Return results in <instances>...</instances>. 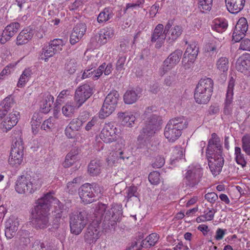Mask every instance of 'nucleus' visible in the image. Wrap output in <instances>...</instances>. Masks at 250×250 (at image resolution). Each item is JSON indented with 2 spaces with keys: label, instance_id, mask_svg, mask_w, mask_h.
Listing matches in <instances>:
<instances>
[{
  "label": "nucleus",
  "instance_id": "nucleus-1",
  "mask_svg": "<svg viewBox=\"0 0 250 250\" xmlns=\"http://www.w3.org/2000/svg\"><path fill=\"white\" fill-rule=\"evenodd\" d=\"M222 153L220 139L215 133H213L208 142L206 156L210 171L214 175H217L222 170L224 163Z\"/></svg>",
  "mask_w": 250,
  "mask_h": 250
},
{
  "label": "nucleus",
  "instance_id": "nucleus-2",
  "mask_svg": "<svg viewBox=\"0 0 250 250\" xmlns=\"http://www.w3.org/2000/svg\"><path fill=\"white\" fill-rule=\"evenodd\" d=\"M53 194L54 192H48L37 201L35 208L37 215L33 223L35 228L43 229L47 227L49 222L48 212L51 203L56 200L52 195Z\"/></svg>",
  "mask_w": 250,
  "mask_h": 250
},
{
  "label": "nucleus",
  "instance_id": "nucleus-3",
  "mask_svg": "<svg viewBox=\"0 0 250 250\" xmlns=\"http://www.w3.org/2000/svg\"><path fill=\"white\" fill-rule=\"evenodd\" d=\"M153 108L152 106L148 107L145 111L143 116L144 119H146V120L144 127L141 131L140 134L138 136V140H144L145 141L152 137L162 124L161 118L159 116L152 113Z\"/></svg>",
  "mask_w": 250,
  "mask_h": 250
},
{
  "label": "nucleus",
  "instance_id": "nucleus-4",
  "mask_svg": "<svg viewBox=\"0 0 250 250\" xmlns=\"http://www.w3.org/2000/svg\"><path fill=\"white\" fill-rule=\"evenodd\" d=\"M105 205L98 203L94 212L92 222L88 226L84 235L85 242L89 244L95 243L101 236L99 224L102 222L103 212L105 211Z\"/></svg>",
  "mask_w": 250,
  "mask_h": 250
},
{
  "label": "nucleus",
  "instance_id": "nucleus-5",
  "mask_svg": "<svg viewBox=\"0 0 250 250\" xmlns=\"http://www.w3.org/2000/svg\"><path fill=\"white\" fill-rule=\"evenodd\" d=\"M188 125L187 120L184 116L171 119L165 127V137L169 142H175L181 135L182 130L187 127Z\"/></svg>",
  "mask_w": 250,
  "mask_h": 250
},
{
  "label": "nucleus",
  "instance_id": "nucleus-6",
  "mask_svg": "<svg viewBox=\"0 0 250 250\" xmlns=\"http://www.w3.org/2000/svg\"><path fill=\"white\" fill-rule=\"evenodd\" d=\"M213 81L211 78L201 79L195 90L194 99L199 104H206L210 99L213 91Z\"/></svg>",
  "mask_w": 250,
  "mask_h": 250
},
{
  "label": "nucleus",
  "instance_id": "nucleus-7",
  "mask_svg": "<svg viewBox=\"0 0 250 250\" xmlns=\"http://www.w3.org/2000/svg\"><path fill=\"white\" fill-rule=\"evenodd\" d=\"M106 205L105 204H104ZM106 206H105V208ZM102 217L103 220L102 227L104 229H110L115 228L117 222L119 221L123 214L122 205L118 204H113L111 208L103 213Z\"/></svg>",
  "mask_w": 250,
  "mask_h": 250
},
{
  "label": "nucleus",
  "instance_id": "nucleus-8",
  "mask_svg": "<svg viewBox=\"0 0 250 250\" xmlns=\"http://www.w3.org/2000/svg\"><path fill=\"white\" fill-rule=\"evenodd\" d=\"M88 213L84 209L69 214V226L72 234L79 235L88 223Z\"/></svg>",
  "mask_w": 250,
  "mask_h": 250
},
{
  "label": "nucleus",
  "instance_id": "nucleus-9",
  "mask_svg": "<svg viewBox=\"0 0 250 250\" xmlns=\"http://www.w3.org/2000/svg\"><path fill=\"white\" fill-rule=\"evenodd\" d=\"M100 192V188L96 184L86 183L82 185L79 189V196L82 202L85 204L94 202L95 197Z\"/></svg>",
  "mask_w": 250,
  "mask_h": 250
},
{
  "label": "nucleus",
  "instance_id": "nucleus-10",
  "mask_svg": "<svg viewBox=\"0 0 250 250\" xmlns=\"http://www.w3.org/2000/svg\"><path fill=\"white\" fill-rule=\"evenodd\" d=\"M23 144L22 139L19 137L12 145L10 155L8 159L10 165L18 167L23 160Z\"/></svg>",
  "mask_w": 250,
  "mask_h": 250
},
{
  "label": "nucleus",
  "instance_id": "nucleus-11",
  "mask_svg": "<svg viewBox=\"0 0 250 250\" xmlns=\"http://www.w3.org/2000/svg\"><path fill=\"white\" fill-rule=\"evenodd\" d=\"M203 176V169L200 166L188 167L185 173L184 182L189 187H193L201 181Z\"/></svg>",
  "mask_w": 250,
  "mask_h": 250
},
{
  "label": "nucleus",
  "instance_id": "nucleus-12",
  "mask_svg": "<svg viewBox=\"0 0 250 250\" xmlns=\"http://www.w3.org/2000/svg\"><path fill=\"white\" fill-rule=\"evenodd\" d=\"M93 94V88L88 84H84L79 86L75 90L74 102L81 107Z\"/></svg>",
  "mask_w": 250,
  "mask_h": 250
},
{
  "label": "nucleus",
  "instance_id": "nucleus-13",
  "mask_svg": "<svg viewBox=\"0 0 250 250\" xmlns=\"http://www.w3.org/2000/svg\"><path fill=\"white\" fill-rule=\"evenodd\" d=\"M117 128L113 125H106L102 130L100 137L105 143H110L117 139Z\"/></svg>",
  "mask_w": 250,
  "mask_h": 250
},
{
  "label": "nucleus",
  "instance_id": "nucleus-14",
  "mask_svg": "<svg viewBox=\"0 0 250 250\" xmlns=\"http://www.w3.org/2000/svg\"><path fill=\"white\" fill-rule=\"evenodd\" d=\"M38 101L41 112L47 113L54 103V97L49 93L46 92L41 94L38 97Z\"/></svg>",
  "mask_w": 250,
  "mask_h": 250
},
{
  "label": "nucleus",
  "instance_id": "nucleus-15",
  "mask_svg": "<svg viewBox=\"0 0 250 250\" xmlns=\"http://www.w3.org/2000/svg\"><path fill=\"white\" fill-rule=\"evenodd\" d=\"M31 182L30 176L22 175L17 180L15 189L19 193H30L31 192Z\"/></svg>",
  "mask_w": 250,
  "mask_h": 250
},
{
  "label": "nucleus",
  "instance_id": "nucleus-16",
  "mask_svg": "<svg viewBox=\"0 0 250 250\" xmlns=\"http://www.w3.org/2000/svg\"><path fill=\"white\" fill-rule=\"evenodd\" d=\"M19 226V223L17 218L14 216L9 218L5 224V235L7 238L11 239L15 236Z\"/></svg>",
  "mask_w": 250,
  "mask_h": 250
},
{
  "label": "nucleus",
  "instance_id": "nucleus-17",
  "mask_svg": "<svg viewBox=\"0 0 250 250\" xmlns=\"http://www.w3.org/2000/svg\"><path fill=\"white\" fill-rule=\"evenodd\" d=\"M215 65L222 80L225 81L227 79V72L229 68V59L225 57H220L217 60Z\"/></svg>",
  "mask_w": 250,
  "mask_h": 250
},
{
  "label": "nucleus",
  "instance_id": "nucleus-18",
  "mask_svg": "<svg viewBox=\"0 0 250 250\" xmlns=\"http://www.w3.org/2000/svg\"><path fill=\"white\" fill-rule=\"evenodd\" d=\"M236 68L242 73L250 69V54L245 53L239 57L236 62Z\"/></svg>",
  "mask_w": 250,
  "mask_h": 250
},
{
  "label": "nucleus",
  "instance_id": "nucleus-19",
  "mask_svg": "<svg viewBox=\"0 0 250 250\" xmlns=\"http://www.w3.org/2000/svg\"><path fill=\"white\" fill-rule=\"evenodd\" d=\"M228 10L231 13L237 14L245 5V0H225Z\"/></svg>",
  "mask_w": 250,
  "mask_h": 250
},
{
  "label": "nucleus",
  "instance_id": "nucleus-20",
  "mask_svg": "<svg viewBox=\"0 0 250 250\" xmlns=\"http://www.w3.org/2000/svg\"><path fill=\"white\" fill-rule=\"evenodd\" d=\"M14 100L12 95L6 97L0 103V119H2L8 113L10 108L14 105Z\"/></svg>",
  "mask_w": 250,
  "mask_h": 250
},
{
  "label": "nucleus",
  "instance_id": "nucleus-21",
  "mask_svg": "<svg viewBox=\"0 0 250 250\" xmlns=\"http://www.w3.org/2000/svg\"><path fill=\"white\" fill-rule=\"evenodd\" d=\"M118 118L122 124L125 126L131 127L135 124L136 118L133 114L128 112H119Z\"/></svg>",
  "mask_w": 250,
  "mask_h": 250
},
{
  "label": "nucleus",
  "instance_id": "nucleus-22",
  "mask_svg": "<svg viewBox=\"0 0 250 250\" xmlns=\"http://www.w3.org/2000/svg\"><path fill=\"white\" fill-rule=\"evenodd\" d=\"M141 91L136 89L127 90L124 95V101L125 104H131L135 103L140 97Z\"/></svg>",
  "mask_w": 250,
  "mask_h": 250
},
{
  "label": "nucleus",
  "instance_id": "nucleus-23",
  "mask_svg": "<svg viewBox=\"0 0 250 250\" xmlns=\"http://www.w3.org/2000/svg\"><path fill=\"white\" fill-rule=\"evenodd\" d=\"M19 112H13L10 113L2 123V125L6 131L10 130L18 121Z\"/></svg>",
  "mask_w": 250,
  "mask_h": 250
},
{
  "label": "nucleus",
  "instance_id": "nucleus-24",
  "mask_svg": "<svg viewBox=\"0 0 250 250\" xmlns=\"http://www.w3.org/2000/svg\"><path fill=\"white\" fill-rule=\"evenodd\" d=\"M163 29L164 26L162 24H158L154 29L151 36V41L155 42L158 41V42H159L160 44L159 46H161L162 42H163L167 37L166 33L164 32L162 33Z\"/></svg>",
  "mask_w": 250,
  "mask_h": 250
},
{
  "label": "nucleus",
  "instance_id": "nucleus-25",
  "mask_svg": "<svg viewBox=\"0 0 250 250\" xmlns=\"http://www.w3.org/2000/svg\"><path fill=\"white\" fill-rule=\"evenodd\" d=\"M102 163L100 160H91L88 166V173L91 176H97L101 173Z\"/></svg>",
  "mask_w": 250,
  "mask_h": 250
},
{
  "label": "nucleus",
  "instance_id": "nucleus-26",
  "mask_svg": "<svg viewBox=\"0 0 250 250\" xmlns=\"http://www.w3.org/2000/svg\"><path fill=\"white\" fill-rule=\"evenodd\" d=\"M116 106L110 103H106L104 101L102 107L99 113V117L104 119L109 116L115 109Z\"/></svg>",
  "mask_w": 250,
  "mask_h": 250
},
{
  "label": "nucleus",
  "instance_id": "nucleus-27",
  "mask_svg": "<svg viewBox=\"0 0 250 250\" xmlns=\"http://www.w3.org/2000/svg\"><path fill=\"white\" fill-rule=\"evenodd\" d=\"M113 16V9L109 7H106L99 14L97 21L99 23H104L111 19Z\"/></svg>",
  "mask_w": 250,
  "mask_h": 250
},
{
  "label": "nucleus",
  "instance_id": "nucleus-28",
  "mask_svg": "<svg viewBox=\"0 0 250 250\" xmlns=\"http://www.w3.org/2000/svg\"><path fill=\"white\" fill-rule=\"evenodd\" d=\"M159 236L156 233H152L142 241L141 247L149 248L153 246L158 242Z\"/></svg>",
  "mask_w": 250,
  "mask_h": 250
},
{
  "label": "nucleus",
  "instance_id": "nucleus-29",
  "mask_svg": "<svg viewBox=\"0 0 250 250\" xmlns=\"http://www.w3.org/2000/svg\"><path fill=\"white\" fill-rule=\"evenodd\" d=\"M182 53L183 52L181 50H176L174 52L172 53L167 59L165 60L166 63L169 64L170 66H171L173 67L179 62Z\"/></svg>",
  "mask_w": 250,
  "mask_h": 250
},
{
  "label": "nucleus",
  "instance_id": "nucleus-30",
  "mask_svg": "<svg viewBox=\"0 0 250 250\" xmlns=\"http://www.w3.org/2000/svg\"><path fill=\"white\" fill-rule=\"evenodd\" d=\"M228 25L226 20L224 19H216L213 21L212 28L219 33H222L227 29Z\"/></svg>",
  "mask_w": 250,
  "mask_h": 250
},
{
  "label": "nucleus",
  "instance_id": "nucleus-31",
  "mask_svg": "<svg viewBox=\"0 0 250 250\" xmlns=\"http://www.w3.org/2000/svg\"><path fill=\"white\" fill-rule=\"evenodd\" d=\"M31 29L21 31L17 37V44L21 45L28 42L31 39Z\"/></svg>",
  "mask_w": 250,
  "mask_h": 250
},
{
  "label": "nucleus",
  "instance_id": "nucleus-32",
  "mask_svg": "<svg viewBox=\"0 0 250 250\" xmlns=\"http://www.w3.org/2000/svg\"><path fill=\"white\" fill-rule=\"evenodd\" d=\"M20 27V25L18 22H12L6 26L3 32L5 36L11 38L18 31Z\"/></svg>",
  "mask_w": 250,
  "mask_h": 250
},
{
  "label": "nucleus",
  "instance_id": "nucleus-33",
  "mask_svg": "<svg viewBox=\"0 0 250 250\" xmlns=\"http://www.w3.org/2000/svg\"><path fill=\"white\" fill-rule=\"evenodd\" d=\"M199 48L195 43L189 44L183 56L195 60L198 54Z\"/></svg>",
  "mask_w": 250,
  "mask_h": 250
},
{
  "label": "nucleus",
  "instance_id": "nucleus-34",
  "mask_svg": "<svg viewBox=\"0 0 250 250\" xmlns=\"http://www.w3.org/2000/svg\"><path fill=\"white\" fill-rule=\"evenodd\" d=\"M20 246L24 248L30 243V232L28 230L22 229L20 231Z\"/></svg>",
  "mask_w": 250,
  "mask_h": 250
},
{
  "label": "nucleus",
  "instance_id": "nucleus-35",
  "mask_svg": "<svg viewBox=\"0 0 250 250\" xmlns=\"http://www.w3.org/2000/svg\"><path fill=\"white\" fill-rule=\"evenodd\" d=\"M78 64L76 59H70L66 61L64 65V70L69 74H74L78 67Z\"/></svg>",
  "mask_w": 250,
  "mask_h": 250
},
{
  "label": "nucleus",
  "instance_id": "nucleus-36",
  "mask_svg": "<svg viewBox=\"0 0 250 250\" xmlns=\"http://www.w3.org/2000/svg\"><path fill=\"white\" fill-rule=\"evenodd\" d=\"M80 107L78 106V104H66L62 108V113L66 116L72 117L76 110H77Z\"/></svg>",
  "mask_w": 250,
  "mask_h": 250
},
{
  "label": "nucleus",
  "instance_id": "nucleus-37",
  "mask_svg": "<svg viewBox=\"0 0 250 250\" xmlns=\"http://www.w3.org/2000/svg\"><path fill=\"white\" fill-rule=\"evenodd\" d=\"M31 76V70L30 68H28L25 69L19 79L17 86L19 87H23L25 83L30 80Z\"/></svg>",
  "mask_w": 250,
  "mask_h": 250
},
{
  "label": "nucleus",
  "instance_id": "nucleus-38",
  "mask_svg": "<svg viewBox=\"0 0 250 250\" xmlns=\"http://www.w3.org/2000/svg\"><path fill=\"white\" fill-rule=\"evenodd\" d=\"M55 54L54 48H53L52 45L49 44L42 48V52L40 54V57L42 60L46 62L49 58L52 57Z\"/></svg>",
  "mask_w": 250,
  "mask_h": 250
},
{
  "label": "nucleus",
  "instance_id": "nucleus-39",
  "mask_svg": "<svg viewBox=\"0 0 250 250\" xmlns=\"http://www.w3.org/2000/svg\"><path fill=\"white\" fill-rule=\"evenodd\" d=\"M182 31V27L180 26L176 25L170 29L167 36L169 40L174 41L181 35Z\"/></svg>",
  "mask_w": 250,
  "mask_h": 250
},
{
  "label": "nucleus",
  "instance_id": "nucleus-40",
  "mask_svg": "<svg viewBox=\"0 0 250 250\" xmlns=\"http://www.w3.org/2000/svg\"><path fill=\"white\" fill-rule=\"evenodd\" d=\"M120 98V95L118 92L116 90H113L111 91L106 96L104 100L106 103H110V104L117 106L118 101Z\"/></svg>",
  "mask_w": 250,
  "mask_h": 250
},
{
  "label": "nucleus",
  "instance_id": "nucleus-41",
  "mask_svg": "<svg viewBox=\"0 0 250 250\" xmlns=\"http://www.w3.org/2000/svg\"><path fill=\"white\" fill-rule=\"evenodd\" d=\"M212 5V0H198V6L203 13L210 11Z\"/></svg>",
  "mask_w": 250,
  "mask_h": 250
},
{
  "label": "nucleus",
  "instance_id": "nucleus-42",
  "mask_svg": "<svg viewBox=\"0 0 250 250\" xmlns=\"http://www.w3.org/2000/svg\"><path fill=\"white\" fill-rule=\"evenodd\" d=\"M233 97H226L224 103L223 113L226 115H230L232 112V104Z\"/></svg>",
  "mask_w": 250,
  "mask_h": 250
},
{
  "label": "nucleus",
  "instance_id": "nucleus-43",
  "mask_svg": "<svg viewBox=\"0 0 250 250\" xmlns=\"http://www.w3.org/2000/svg\"><path fill=\"white\" fill-rule=\"evenodd\" d=\"M242 147L246 153L250 155V134H246L242 138Z\"/></svg>",
  "mask_w": 250,
  "mask_h": 250
},
{
  "label": "nucleus",
  "instance_id": "nucleus-44",
  "mask_svg": "<svg viewBox=\"0 0 250 250\" xmlns=\"http://www.w3.org/2000/svg\"><path fill=\"white\" fill-rule=\"evenodd\" d=\"M42 113H41L39 112H35L32 117V120H35V122H34V125L36 126V128L34 129L32 128V133L36 134L37 133L39 130V127L40 124L42 120Z\"/></svg>",
  "mask_w": 250,
  "mask_h": 250
},
{
  "label": "nucleus",
  "instance_id": "nucleus-45",
  "mask_svg": "<svg viewBox=\"0 0 250 250\" xmlns=\"http://www.w3.org/2000/svg\"><path fill=\"white\" fill-rule=\"evenodd\" d=\"M114 35L113 30L111 28H106L104 31H101L99 35L100 40L103 43L106 42L107 38H111Z\"/></svg>",
  "mask_w": 250,
  "mask_h": 250
},
{
  "label": "nucleus",
  "instance_id": "nucleus-46",
  "mask_svg": "<svg viewBox=\"0 0 250 250\" xmlns=\"http://www.w3.org/2000/svg\"><path fill=\"white\" fill-rule=\"evenodd\" d=\"M235 159L237 163L244 167L246 166V161H245L244 155L241 153V148L239 147H235Z\"/></svg>",
  "mask_w": 250,
  "mask_h": 250
},
{
  "label": "nucleus",
  "instance_id": "nucleus-47",
  "mask_svg": "<svg viewBox=\"0 0 250 250\" xmlns=\"http://www.w3.org/2000/svg\"><path fill=\"white\" fill-rule=\"evenodd\" d=\"M234 29L246 33L248 29V24L246 19L244 17L240 18Z\"/></svg>",
  "mask_w": 250,
  "mask_h": 250
},
{
  "label": "nucleus",
  "instance_id": "nucleus-48",
  "mask_svg": "<svg viewBox=\"0 0 250 250\" xmlns=\"http://www.w3.org/2000/svg\"><path fill=\"white\" fill-rule=\"evenodd\" d=\"M87 29L86 25L84 23H77L73 28V32L80 35L81 37L85 34Z\"/></svg>",
  "mask_w": 250,
  "mask_h": 250
},
{
  "label": "nucleus",
  "instance_id": "nucleus-49",
  "mask_svg": "<svg viewBox=\"0 0 250 250\" xmlns=\"http://www.w3.org/2000/svg\"><path fill=\"white\" fill-rule=\"evenodd\" d=\"M83 124V121L79 118H74L69 123L68 125L73 130L78 131Z\"/></svg>",
  "mask_w": 250,
  "mask_h": 250
},
{
  "label": "nucleus",
  "instance_id": "nucleus-50",
  "mask_svg": "<svg viewBox=\"0 0 250 250\" xmlns=\"http://www.w3.org/2000/svg\"><path fill=\"white\" fill-rule=\"evenodd\" d=\"M160 174L159 172L153 171L151 172L148 175V180L151 184L156 185L159 184Z\"/></svg>",
  "mask_w": 250,
  "mask_h": 250
},
{
  "label": "nucleus",
  "instance_id": "nucleus-51",
  "mask_svg": "<svg viewBox=\"0 0 250 250\" xmlns=\"http://www.w3.org/2000/svg\"><path fill=\"white\" fill-rule=\"evenodd\" d=\"M235 85V79L233 77L229 78L227 91L226 93V97H233V88Z\"/></svg>",
  "mask_w": 250,
  "mask_h": 250
},
{
  "label": "nucleus",
  "instance_id": "nucleus-52",
  "mask_svg": "<svg viewBox=\"0 0 250 250\" xmlns=\"http://www.w3.org/2000/svg\"><path fill=\"white\" fill-rule=\"evenodd\" d=\"M195 60H193L191 58H188L187 57L183 56L182 59V64L183 66L185 69H191L194 62Z\"/></svg>",
  "mask_w": 250,
  "mask_h": 250
},
{
  "label": "nucleus",
  "instance_id": "nucleus-53",
  "mask_svg": "<svg viewBox=\"0 0 250 250\" xmlns=\"http://www.w3.org/2000/svg\"><path fill=\"white\" fill-rule=\"evenodd\" d=\"M245 33L244 32L234 29L232 35V41L235 42H240L243 39Z\"/></svg>",
  "mask_w": 250,
  "mask_h": 250
},
{
  "label": "nucleus",
  "instance_id": "nucleus-54",
  "mask_svg": "<svg viewBox=\"0 0 250 250\" xmlns=\"http://www.w3.org/2000/svg\"><path fill=\"white\" fill-rule=\"evenodd\" d=\"M80 153L78 148H74L67 154V158H69L73 161L75 163L79 159V154Z\"/></svg>",
  "mask_w": 250,
  "mask_h": 250
},
{
  "label": "nucleus",
  "instance_id": "nucleus-55",
  "mask_svg": "<svg viewBox=\"0 0 250 250\" xmlns=\"http://www.w3.org/2000/svg\"><path fill=\"white\" fill-rule=\"evenodd\" d=\"M165 163V158L163 157L158 156L155 158L154 162L152 164V166L155 168H158L162 167Z\"/></svg>",
  "mask_w": 250,
  "mask_h": 250
},
{
  "label": "nucleus",
  "instance_id": "nucleus-56",
  "mask_svg": "<svg viewBox=\"0 0 250 250\" xmlns=\"http://www.w3.org/2000/svg\"><path fill=\"white\" fill-rule=\"evenodd\" d=\"M215 212L216 211L213 208H208L207 210L204 211V214L202 215L206 221H211L213 219Z\"/></svg>",
  "mask_w": 250,
  "mask_h": 250
},
{
  "label": "nucleus",
  "instance_id": "nucleus-57",
  "mask_svg": "<svg viewBox=\"0 0 250 250\" xmlns=\"http://www.w3.org/2000/svg\"><path fill=\"white\" fill-rule=\"evenodd\" d=\"M52 120L53 119L52 118H49V119L44 121L41 125V128L46 131H51L53 126Z\"/></svg>",
  "mask_w": 250,
  "mask_h": 250
},
{
  "label": "nucleus",
  "instance_id": "nucleus-58",
  "mask_svg": "<svg viewBox=\"0 0 250 250\" xmlns=\"http://www.w3.org/2000/svg\"><path fill=\"white\" fill-rule=\"evenodd\" d=\"M175 80V75L174 74H170L169 76L167 77L164 81L163 84L167 87L171 86Z\"/></svg>",
  "mask_w": 250,
  "mask_h": 250
},
{
  "label": "nucleus",
  "instance_id": "nucleus-59",
  "mask_svg": "<svg viewBox=\"0 0 250 250\" xmlns=\"http://www.w3.org/2000/svg\"><path fill=\"white\" fill-rule=\"evenodd\" d=\"M138 194L137 188L135 186H131L127 190V195L126 197L128 200L133 196L137 197Z\"/></svg>",
  "mask_w": 250,
  "mask_h": 250
},
{
  "label": "nucleus",
  "instance_id": "nucleus-60",
  "mask_svg": "<svg viewBox=\"0 0 250 250\" xmlns=\"http://www.w3.org/2000/svg\"><path fill=\"white\" fill-rule=\"evenodd\" d=\"M220 46V43L219 42H212L208 45V51L217 52Z\"/></svg>",
  "mask_w": 250,
  "mask_h": 250
},
{
  "label": "nucleus",
  "instance_id": "nucleus-61",
  "mask_svg": "<svg viewBox=\"0 0 250 250\" xmlns=\"http://www.w3.org/2000/svg\"><path fill=\"white\" fill-rule=\"evenodd\" d=\"M205 198L211 204H214L218 199V195L214 192H208L205 194Z\"/></svg>",
  "mask_w": 250,
  "mask_h": 250
},
{
  "label": "nucleus",
  "instance_id": "nucleus-62",
  "mask_svg": "<svg viewBox=\"0 0 250 250\" xmlns=\"http://www.w3.org/2000/svg\"><path fill=\"white\" fill-rule=\"evenodd\" d=\"M169 65L168 63H166L165 61L164 62L163 65L160 68L159 71L160 76H163L168 71L173 68Z\"/></svg>",
  "mask_w": 250,
  "mask_h": 250
},
{
  "label": "nucleus",
  "instance_id": "nucleus-63",
  "mask_svg": "<svg viewBox=\"0 0 250 250\" xmlns=\"http://www.w3.org/2000/svg\"><path fill=\"white\" fill-rule=\"evenodd\" d=\"M239 49L243 50L250 51V40L245 39L241 42Z\"/></svg>",
  "mask_w": 250,
  "mask_h": 250
},
{
  "label": "nucleus",
  "instance_id": "nucleus-64",
  "mask_svg": "<svg viewBox=\"0 0 250 250\" xmlns=\"http://www.w3.org/2000/svg\"><path fill=\"white\" fill-rule=\"evenodd\" d=\"M126 61V57L122 56L119 58L116 63V70L121 71L123 69L125 63Z\"/></svg>",
  "mask_w": 250,
  "mask_h": 250
}]
</instances>
